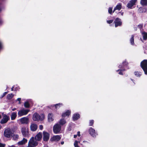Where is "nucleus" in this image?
Returning <instances> with one entry per match:
<instances>
[{
  "instance_id": "obj_34",
  "label": "nucleus",
  "mask_w": 147,
  "mask_h": 147,
  "mask_svg": "<svg viewBox=\"0 0 147 147\" xmlns=\"http://www.w3.org/2000/svg\"><path fill=\"white\" fill-rule=\"evenodd\" d=\"M78 143H80V141H78L77 140L75 141L74 144V146L75 147H79L78 146Z\"/></svg>"
},
{
  "instance_id": "obj_12",
  "label": "nucleus",
  "mask_w": 147,
  "mask_h": 147,
  "mask_svg": "<svg viewBox=\"0 0 147 147\" xmlns=\"http://www.w3.org/2000/svg\"><path fill=\"white\" fill-rule=\"evenodd\" d=\"M90 134L93 137H95L97 134L95 132V130L92 127H90L89 129Z\"/></svg>"
},
{
  "instance_id": "obj_19",
  "label": "nucleus",
  "mask_w": 147,
  "mask_h": 147,
  "mask_svg": "<svg viewBox=\"0 0 147 147\" xmlns=\"http://www.w3.org/2000/svg\"><path fill=\"white\" fill-rule=\"evenodd\" d=\"M53 115L52 113H49L48 114V119L49 122H50L52 121L53 120Z\"/></svg>"
},
{
  "instance_id": "obj_18",
  "label": "nucleus",
  "mask_w": 147,
  "mask_h": 147,
  "mask_svg": "<svg viewBox=\"0 0 147 147\" xmlns=\"http://www.w3.org/2000/svg\"><path fill=\"white\" fill-rule=\"evenodd\" d=\"M122 7V4L120 3H119L117 4L115 7L114 8L113 11V12L115 11L116 10H120Z\"/></svg>"
},
{
  "instance_id": "obj_42",
  "label": "nucleus",
  "mask_w": 147,
  "mask_h": 147,
  "mask_svg": "<svg viewBox=\"0 0 147 147\" xmlns=\"http://www.w3.org/2000/svg\"><path fill=\"white\" fill-rule=\"evenodd\" d=\"M21 100V98H18L17 99V100L19 101V104H20V103H21V102H20Z\"/></svg>"
},
{
  "instance_id": "obj_26",
  "label": "nucleus",
  "mask_w": 147,
  "mask_h": 147,
  "mask_svg": "<svg viewBox=\"0 0 147 147\" xmlns=\"http://www.w3.org/2000/svg\"><path fill=\"white\" fill-rule=\"evenodd\" d=\"M130 42L131 44L132 45H134V35H132L131 38L130 40Z\"/></svg>"
},
{
  "instance_id": "obj_43",
  "label": "nucleus",
  "mask_w": 147,
  "mask_h": 147,
  "mask_svg": "<svg viewBox=\"0 0 147 147\" xmlns=\"http://www.w3.org/2000/svg\"><path fill=\"white\" fill-rule=\"evenodd\" d=\"M2 44L1 41H0V50L2 48Z\"/></svg>"
},
{
  "instance_id": "obj_48",
  "label": "nucleus",
  "mask_w": 147,
  "mask_h": 147,
  "mask_svg": "<svg viewBox=\"0 0 147 147\" xmlns=\"http://www.w3.org/2000/svg\"><path fill=\"white\" fill-rule=\"evenodd\" d=\"M61 144L63 145L64 144V142L63 141L61 142Z\"/></svg>"
},
{
  "instance_id": "obj_28",
  "label": "nucleus",
  "mask_w": 147,
  "mask_h": 147,
  "mask_svg": "<svg viewBox=\"0 0 147 147\" xmlns=\"http://www.w3.org/2000/svg\"><path fill=\"white\" fill-rule=\"evenodd\" d=\"M66 123V121L64 119H61L59 121L60 125H63Z\"/></svg>"
},
{
  "instance_id": "obj_20",
  "label": "nucleus",
  "mask_w": 147,
  "mask_h": 147,
  "mask_svg": "<svg viewBox=\"0 0 147 147\" xmlns=\"http://www.w3.org/2000/svg\"><path fill=\"white\" fill-rule=\"evenodd\" d=\"M80 115L79 114L76 113L74 114L73 116V119L74 121L77 120L79 118Z\"/></svg>"
},
{
  "instance_id": "obj_1",
  "label": "nucleus",
  "mask_w": 147,
  "mask_h": 147,
  "mask_svg": "<svg viewBox=\"0 0 147 147\" xmlns=\"http://www.w3.org/2000/svg\"><path fill=\"white\" fill-rule=\"evenodd\" d=\"M44 119V115L43 114L39 115L36 113H35L33 115L32 119L34 121H42Z\"/></svg>"
},
{
  "instance_id": "obj_33",
  "label": "nucleus",
  "mask_w": 147,
  "mask_h": 147,
  "mask_svg": "<svg viewBox=\"0 0 147 147\" xmlns=\"http://www.w3.org/2000/svg\"><path fill=\"white\" fill-rule=\"evenodd\" d=\"M24 106L26 108H29L30 107V105L28 102H26L24 103Z\"/></svg>"
},
{
  "instance_id": "obj_53",
  "label": "nucleus",
  "mask_w": 147,
  "mask_h": 147,
  "mask_svg": "<svg viewBox=\"0 0 147 147\" xmlns=\"http://www.w3.org/2000/svg\"><path fill=\"white\" fill-rule=\"evenodd\" d=\"M132 80L133 81V80Z\"/></svg>"
},
{
  "instance_id": "obj_24",
  "label": "nucleus",
  "mask_w": 147,
  "mask_h": 147,
  "mask_svg": "<svg viewBox=\"0 0 147 147\" xmlns=\"http://www.w3.org/2000/svg\"><path fill=\"white\" fill-rule=\"evenodd\" d=\"M143 38L144 40H146L147 39V33L144 32H142Z\"/></svg>"
},
{
  "instance_id": "obj_13",
  "label": "nucleus",
  "mask_w": 147,
  "mask_h": 147,
  "mask_svg": "<svg viewBox=\"0 0 147 147\" xmlns=\"http://www.w3.org/2000/svg\"><path fill=\"white\" fill-rule=\"evenodd\" d=\"M20 121L22 124H27L28 123L29 119L27 117H23L21 118Z\"/></svg>"
},
{
  "instance_id": "obj_27",
  "label": "nucleus",
  "mask_w": 147,
  "mask_h": 147,
  "mask_svg": "<svg viewBox=\"0 0 147 147\" xmlns=\"http://www.w3.org/2000/svg\"><path fill=\"white\" fill-rule=\"evenodd\" d=\"M19 138V136L17 134H13L12 136L13 139L14 140H17Z\"/></svg>"
},
{
  "instance_id": "obj_37",
  "label": "nucleus",
  "mask_w": 147,
  "mask_h": 147,
  "mask_svg": "<svg viewBox=\"0 0 147 147\" xmlns=\"http://www.w3.org/2000/svg\"><path fill=\"white\" fill-rule=\"evenodd\" d=\"M113 22V20H107V22L109 24H110Z\"/></svg>"
},
{
  "instance_id": "obj_49",
  "label": "nucleus",
  "mask_w": 147,
  "mask_h": 147,
  "mask_svg": "<svg viewBox=\"0 0 147 147\" xmlns=\"http://www.w3.org/2000/svg\"><path fill=\"white\" fill-rule=\"evenodd\" d=\"M14 87L13 86L11 88V90L13 91V90Z\"/></svg>"
},
{
  "instance_id": "obj_36",
  "label": "nucleus",
  "mask_w": 147,
  "mask_h": 147,
  "mask_svg": "<svg viewBox=\"0 0 147 147\" xmlns=\"http://www.w3.org/2000/svg\"><path fill=\"white\" fill-rule=\"evenodd\" d=\"M94 123L93 120H91L90 121L89 125L90 126H92V125Z\"/></svg>"
},
{
  "instance_id": "obj_50",
  "label": "nucleus",
  "mask_w": 147,
  "mask_h": 147,
  "mask_svg": "<svg viewBox=\"0 0 147 147\" xmlns=\"http://www.w3.org/2000/svg\"><path fill=\"white\" fill-rule=\"evenodd\" d=\"M83 143H88V142L86 141H84L83 142Z\"/></svg>"
},
{
  "instance_id": "obj_6",
  "label": "nucleus",
  "mask_w": 147,
  "mask_h": 147,
  "mask_svg": "<svg viewBox=\"0 0 147 147\" xmlns=\"http://www.w3.org/2000/svg\"><path fill=\"white\" fill-rule=\"evenodd\" d=\"M61 129V126L58 124H57L53 126V131L54 133L57 134L59 133Z\"/></svg>"
},
{
  "instance_id": "obj_23",
  "label": "nucleus",
  "mask_w": 147,
  "mask_h": 147,
  "mask_svg": "<svg viewBox=\"0 0 147 147\" xmlns=\"http://www.w3.org/2000/svg\"><path fill=\"white\" fill-rule=\"evenodd\" d=\"M123 65H119V67L120 68H125L127 67V63L126 62H123Z\"/></svg>"
},
{
  "instance_id": "obj_45",
  "label": "nucleus",
  "mask_w": 147,
  "mask_h": 147,
  "mask_svg": "<svg viewBox=\"0 0 147 147\" xmlns=\"http://www.w3.org/2000/svg\"><path fill=\"white\" fill-rule=\"evenodd\" d=\"M77 135L80 137V131H78L77 133Z\"/></svg>"
},
{
  "instance_id": "obj_4",
  "label": "nucleus",
  "mask_w": 147,
  "mask_h": 147,
  "mask_svg": "<svg viewBox=\"0 0 147 147\" xmlns=\"http://www.w3.org/2000/svg\"><path fill=\"white\" fill-rule=\"evenodd\" d=\"M141 66L144 71L145 74L147 75V60H144L142 61Z\"/></svg>"
},
{
  "instance_id": "obj_17",
  "label": "nucleus",
  "mask_w": 147,
  "mask_h": 147,
  "mask_svg": "<svg viewBox=\"0 0 147 147\" xmlns=\"http://www.w3.org/2000/svg\"><path fill=\"white\" fill-rule=\"evenodd\" d=\"M27 142V140L26 139L23 138L22 140L18 142V145H22L25 144Z\"/></svg>"
},
{
  "instance_id": "obj_2",
  "label": "nucleus",
  "mask_w": 147,
  "mask_h": 147,
  "mask_svg": "<svg viewBox=\"0 0 147 147\" xmlns=\"http://www.w3.org/2000/svg\"><path fill=\"white\" fill-rule=\"evenodd\" d=\"M38 144V142L34 139L32 137L28 142L27 147H35Z\"/></svg>"
},
{
  "instance_id": "obj_10",
  "label": "nucleus",
  "mask_w": 147,
  "mask_h": 147,
  "mask_svg": "<svg viewBox=\"0 0 147 147\" xmlns=\"http://www.w3.org/2000/svg\"><path fill=\"white\" fill-rule=\"evenodd\" d=\"M114 22L115 24V27L118 26H120L122 24V22L121 21V20L119 18H116Z\"/></svg>"
},
{
  "instance_id": "obj_15",
  "label": "nucleus",
  "mask_w": 147,
  "mask_h": 147,
  "mask_svg": "<svg viewBox=\"0 0 147 147\" xmlns=\"http://www.w3.org/2000/svg\"><path fill=\"white\" fill-rule=\"evenodd\" d=\"M30 130L32 131H35L37 128V126L35 123H31L30 127Z\"/></svg>"
},
{
  "instance_id": "obj_14",
  "label": "nucleus",
  "mask_w": 147,
  "mask_h": 147,
  "mask_svg": "<svg viewBox=\"0 0 147 147\" xmlns=\"http://www.w3.org/2000/svg\"><path fill=\"white\" fill-rule=\"evenodd\" d=\"M61 139V137L59 135H56L52 137L51 140L52 141L57 142L59 140Z\"/></svg>"
},
{
  "instance_id": "obj_22",
  "label": "nucleus",
  "mask_w": 147,
  "mask_h": 147,
  "mask_svg": "<svg viewBox=\"0 0 147 147\" xmlns=\"http://www.w3.org/2000/svg\"><path fill=\"white\" fill-rule=\"evenodd\" d=\"M70 114V111L69 110H67L65 113H63L62 116L63 117H65L66 116H68Z\"/></svg>"
},
{
  "instance_id": "obj_29",
  "label": "nucleus",
  "mask_w": 147,
  "mask_h": 147,
  "mask_svg": "<svg viewBox=\"0 0 147 147\" xmlns=\"http://www.w3.org/2000/svg\"><path fill=\"white\" fill-rule=\"evenodd\" d=\"M13 96L14 95L12 93L9 94L7 95V98L8 99H11L13 97Z\"/></svg>"
},
{
  "instance_id": "obj_39",
  "label": "nucleus",
  "mask_w": 147,
  "mask_h": 147,
  "mask_svg": "<svg viewBox=\"0 0 147 147\" xmlns=\"http://www.w3.org/2000/svg\"><path fill=\"white\" fill-rule=\"evenodd\" d=\"M4 7L3 6H0V12L4 9Z\"/></svg>"
},
{
  "instance_id": "obj_44",
  "label": "nucleus",
  "mask_w": 147,
  "mask_h": 147,
  "mask_svg": "<svg viewBox=\"0 0 147 147\" xmlns=\"http://www.w3.org/2000/svg\"><path fill=\"white\" fill-rule=\"evenodd\" d=\"M138 27V28H139L140 29L142 28V25H139Z\"/></svg>"
},
{
  "instance_id": "obj_32",
  "label": "nucleus",
  "mask_w": 147,
  "mask_h": 147,
  "mask_svg": "<svg viewBox=\"0 0 147 147\" xmlns=\"http://www.w3.org/2000/svg\"><path fill=\"white\" fill-rule=\"evenodd\" d=\"M134 74L137 77H140L141 75V73L140 72H135Z\"/></svg>"
},
{
  "instance_id": "obj_54",
  "label": "nucleus",
  "mask_w": 147,
  "mask_h": 147,
  "mask_svg": "<svg viewBox=\"0 0 147 147\" xmlns=\"http://www.w3.org/2000/svg\"><path fill=\"white\" fill-rule=\"evenodd\" d=\"M45 147H48L47 146H45Z\"/></svg>"
},
{
  "instance_id": "obj_51",
  "label": "nucleus",
  "mask_w": 147,
  "mask_h": 147,
  "mask_svg": "<svg viewBox=\"0 0 147 147\" xmlns=\"http://www.w3.org/2000/svg\"><path fill=\"white\" fill-rule=\"evenodd\" d=\"M16 108H13V109H12V111H14L15 110H16Z\"/></svg>"
},
{
  "instance_id": "obj_55",
  "label": "nucleus",
  "mask_w": 147,
  "mask_h": 147,
  "mask_svg": "<svg viewBox=\"0 0 147 147\" xmlns=\"http://www.w3.org/2000/svg\"><path fill=\"white\" fill-rule=\"evenodd\" d=\"M1 23V22H0V23Z\"/></svg>"
},
{
  "instance_id": "obj_7",
  "label": "nucleus",
  "mask_w": 147,
  "mask_h": 147,
  "mask_svg": "<svg viewBox=\"0 0 147 147\" xmlns=\"http://www.w3.org/2000/svg\"><path fill=\"white\" fill-rule=\"evenodd\" d=\"M10 117L6 114L3 115L2 119L1 120L0 123L1 124H4L7 123L9 120Z\"/></svg>"
},
{
  "instance_id": "obj_30",
  "label": "nucleus",
  "mask_w": 147,
  "mask_h": 147,
  "mask_svg": "<svg viewBox=\"0 0 147 147\" xmlns=\"http://www.w3.org/2000/svg\"><path fill=\"white\" fill-rule=\"evenodd\" d=\"M125 70V69H119L117 71H119V74L120 75H123L122 72Z\"/></svg>"
},
{
  "instance_id": "obj_47",
  "label": "nucleus",
  "mask_w": 147,
  "mask_h": 147,
  "mask_svg": "<svg viewBox=\"0 0 147 147\" xmlns=\"http://www.w3.org/2000/svg\"><path fill=\"white\" fill-rule=\"evenodd\" d=\"M77 135H74V138H75L77 137Z\"/></svg>"
},
{
  "instance_id": "obj_16",
  "label": "nucleus",
  "mask_w": 147,
  "mask_h": 147,
  "mask_svg": "<svg viewBox=\"0 0 147 147\" xmlns=\"http://www.w3.org/2000/svg\"><path fill=\"white\" fill-rule=\"evenodd\" d=\"M42 138V133L41 132H39L35 136V140L36 141H40Z\"/></svg>"
},
{
  "instance_id": "obj_38",
  "label": "nucleus",
  "mask_w": 147,
  "mask_h": 147,
  "mask_svg": "<svg viewBox=\"0 0 147 147\" xmlns=\"http://www.w3.org/2000/svg\"><path fill=\"white\" fill-rule=\"evenodd\" d=\"M5 144L0 143V147H5Z\"/></svg>"
},
{
  "instance_id": "obj_52",
  "label": "nucleus",
  "mask_w": 147,
  "mask_h": 147,
  "mask_svg": "<svg viewBox=\"0 0 147 147\" xmlns=\"http://www.w3.org/2000/svg\"><path fill=\"white\" fill-rule=\"evenodd\" d=\"M1 126L0 125V129H1Z\"/></svg>"
},
{
  "instance_id": "obj_41",
  "label": "nucleus",
  "mask_w": 147,
  "mask_h": 147,
  "mask_svg": "<svg viewBox=\"0 0 147 147\" xmlns=\"http://www.w3.org/2000/svg\"><path fill=\"white\" fill-rule=\"evenodd\" d=\"M7 92H4L3 93V94L2 95L1 98H2V97H3L4 96H5V94H7Z\"/></svg>"
},
{
  "instance_id": "obj_40",
  "label": "nucleus",
  "mask_w": 147,
  "mask_h": 147,
  "mask_svg": "<svg viewBox=\"0 0 147 147\" xmlns=\"http://www.w3.org/2000/svg\"><path fill=\"white\" fill-rule=\"evenodd\" d=\"M43 127L42 125H40L39 126V128L40 130H42L43 129Z\"/></svg>"
},
{
  "instance_id": "obj_9",
  "label": "nucleus",
  "mask_w": 147,
  "mask_h": 147,
  "mask_svg": "<svg viewBox=\"0 0 147 147\" xmlns=\"http://www.w3.org/2000/svg\"><path fill=\"white\" fill-rule=\"evenodd\" d=\"M21 131L24 137L27 136L28 134V129L25 127H23L22 128Z\"/></svg>"
},
{
  "instance_id": "obj_46",
  "label": "nucleus",
  "mask_w": 147,
  "mask_h": 147,
  "mask_svg": "<svg viewBox=\"0 0 147 147\" xmlns=\"http://www.w3.org/2000/svg\"><path fill=\"white\" fill-rule=\"evenodd\" d=\"M119 14H120L121 16H123V12H122V11H121L119 13Z\"/></svg>"
},
{
  "instance_id": "obj_8",
  "label": "nucleus",
  "mask_w": 147,
  "mask_h": 147,
  "mask_svg": "<svg viewBox=\"0 0 147 147\" xmlns=\"http://www.w3.org/2000/svg\"><path fill=\"white\" fill-rule=\"evenodd\" d=\"M43 139L44 141H47L49 138L50 134L47 132L44 131L42 132Z\"/></svg>"
},
{
  "instance_id": "obj_25",
  "label": "nucleus",
  "mask_w": 147,
  "mask_h": 147,
  "mask_svg": "<svg viewBox=\"0 0 147 147\" xmlns=\"http://www.w3.org/2000/svg\"><path fill=\"white\" fill-rule=\"evenodd\" d=\"M140 3L143 5H147V0H141Z\"/></svg>"
},
{
  "instance_id": "obj_11",
  "label": "nucleus",
  "mask_w": 147,
  "mask_h": 147,
  "mask_svg": "<svg viewBox=\"0 0 147 147\" xmlns=\"http://www.w3.org/2000/svg\"><path fill=\"white\" fill-rule=\"evenodd\" d=\"M137 1V0H131L127 3V7L129 8H131L132 6L135 4Z\"/></svg>"
},
{
  "instance_id": "obj_35",
  "label": "nucleus",
  "mask_w": 147,
  "mask_h": 147,
  "mask_svg": "<svg viewBox=\"0 0 147 147\" xmlns=\"http://www.w3.org/2000/svg\"><path fill=\"white\" fill-rule=\"evenodd\" d=\"M112 9L113 8L112 7H109L108 9L109 13L110 14H111L112 12Z\"/></svg>"
},
{
  "instance_id": "obj_31",
  "label": "nucleus",
  "mask_w": 147,
  "mask_h": 147,
  "mask_svg": "<svg viewBox=\"0 0 147 147\" xmlns=\"http://www.w3.org/2000/svg\"><path fill=\"white\" fill-rule=\"evenodd\" d=\"M62 105V104L61 103H58L55 105L54 106L55 107L56 109L59 108L60 106Z\"/></svg>"
},
{
  "instance_id": "obj_21",
  "label": "nucleus",
  "mask_w": 147,
  "mask_h": 147,
  "mask_svg": "<svg viewBox=\"0 0 147 147\" xmlns=\"http://www.w3.org/2000/svg\"><path fill=\"white\" fill-rule=\"evenodd\" d=\"M17 113L16 112H13L12 113L11 116V120H14L17 117Z\"/></svg>"
},
{
  "instance_id": "obj_3",
  "label": "nucleus",
  "mask_w": 147,
  "mask_h": 147,
  "mask_svg": "<svg viewBox=\"0 0 147 147\" xmlns=\"http://www.w3.org/2000/svg\"><path fill=\"white\" fill-rule=\"evenodd\" d=\"M13 133L12 131L9 128H7L5 129L4 132V136L7 138H11Z\"/></svg>"
},
{
  "instance_id": "obj_5",
  "label": "nucleus",
  "mask_w": 147,
  "mask_h": 147,
  "mask_svg": "<svg viewBox=\"0 0 147 147\" xmlns=\"http://www.w3.org/2000/svg\"><path fill=\"white\" fill-rule=\"evenodd\" d=\"M30 111L29 109H24L20 110L18 113V115L19 117H21L23 115H27Z\"/></svg>"
}]
</instances>
